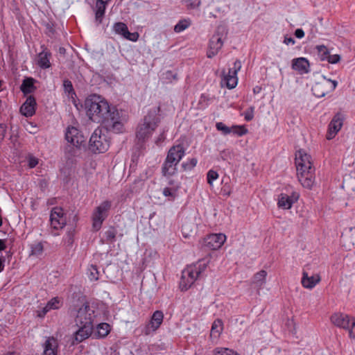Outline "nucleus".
Returning a JSON list of instances; mask_svg holds the SVG:
<instances>
[{"mask_svg": "<svg viewBox=\"0 0 355 355\" xmlns=\"http://www.w3.org/2000/svg\"><path fill=\"white\" fill-rule=\"evenodd\" d=\"M58 351V341L54 337H49L44 344L43 355H57Z\"/></svg>", "mask_w": 355, "mask_h": 355, "instance_id": "bb28decb", "label": "nucleus"}, {"mask_svg": "<svg viewBox=\"0 0 355 355\" xmlns=\"http://www.w3.org/2000/svg\"><path fill=\"white\" fill-rule=\"evenodd\" d=\"M63 305V300L59 297H55L51 299L45 306L36 311V315L38 318H43L47 313L53 310H58Z\"/></svg>", "mask_w": 355, "mask_h": 355, "instance_id": "aec40b11", "label": "nucleus"}, {"mask_svg": "<svg viewBox=\"0 0 355 355\" xmlns=\"http://www.w3.org/2000/svg\"><path fill=\"white\" fill-rule=\"evenodd\" d=\"M36 105L35 98L33 96H28L20 107L21 114L26 117L32 116L35 112Z\"/></svg>", "mask_w": 355, "mask_h": 355, "instance_id": "b1692460", "label": "nucleus"}, {"mask_svg": "<svg viewBox=\"0 0 355 355\" xmlns=\"http://www.w3.org/2000/svg\"><path fill=\"white\" fill-rule=\"evenodd\" d=\"M52 234H53L54 236H56V235H58V234H59L58 232H52Z\"/></svg>", "mask_w": 355, "mask_h": 355, "instance_id": "680f3d73", "label": "nucleus"}, {"mask_svg": "<svg viewBox=\"0 0 355 355\" xmlns=\"http://www.w3.org/2000/svg\"><path fill=\"white\" fill-rule=\"evenodd\" d=\"M112 207V202L105 200L94 209L91 217L94 230L98 231L101 230L103 222L110 215Z\"/></svg>", "mask_w": 355, "mask_h": 355, "instance_id": "423d86ee", "label": "nucleus"}, {"mask_svg": "<svg viewBox=\"0 0 355 355\" xmlns=\"http://www.w3.org/2000/svg\"><path fill=\"white\" fill-rule=\"evenodd\" d=\"M169 184H173V181H172V180H171V181L169 182Z\"/></svg>", "mask_w": 355, "mask_h": 355, "instance_id": "e2e57ef3", "label": "nucleus"}, {"mask_svg": "<svg viewBox=\"0 0 355 355\" xmlns=\"http://www.w3.org/2000/svg\"><path fill=\"white\" fill-rule=\"evenodd\" d=\"M40 48L42 51L36 55V64L42 69H49L52 65L51 62L52 53L45 45H42Z\"/></svg>", "mask_w": 355, "mask_h": 355, "instance_id": "dca6fc26", "label": "nucleus"}, {"mask_svg": "<svg viewBox=\"0 0 355 355\" xmlns=\"http://www.w3.org/2000/svg\"><path fill=\"white\" fill-rule=\"evenodd\" d=\"M63 87L64 93L67 94L68 97L71 99L72 102H75L76 94L71 81L68 79L64 80L63 82Z\"/></svg>", "mask_w": 355, "mask_h": 355, "instance_id": "7c9ffc66", "label": "nucleus"}, {"mask_svg": "<svg viewBox=\"0 0 355 355\" xmlns=\"http://www.w3.org/2000/svg\"><path fill=\"white\" fill-rule=\"evenodd\" d=\"M295 35L297 38H302L304 36V32L301 28H297L295 31Z\"/></svg>", "mask_w": 355, "mask_h": 355, "instance_id": "5fc2aeb1", "label": "nucleus"}, {"mask_svg": "<svg viewBox=\"0 0 355 355\" xmlns=\"http://www.w3.org/2000/svg\"><path fill=\"white\" fill-rule=\"evenodd\" d=\"M6 355H16V354H15V353H14V352H10V353H8V354H6Z\"/></svg>", "mask_w": 355, "mask_h": 355, "instance_id": "052dcab7", "label": "nucleus"}, {"mask_svg": "<svg viewBox=\"0 0 355 355\" xmlns=\"http://www.w3.org/2000/svg\"><path fill=\"white\" fill-rule=\"evenodd\" d=\"M248 132V129L245 125H234L231 127V133L236 135L239 137L246 135Z\"/></svg>", "mask_w": 355, "mask_h": 355, "instance_id": "e433bc0d", "label": "nucleus"}, {"mask_svg": "<svg viewBox=\"0 0 355 355\" xmlns=\"http://www.w3.org/2000/svg\"><path fill=\"white\" fill-rule=\"evenodd\" d=\"M116 233L117 232L116 229L114 227H110L105 232V239L106 243H112L115 240Z\"/></svg>", "mask_w": 355, "mask_h": 355, "instance_id": "ea45409f", "label": "nucleus"}, {"mask_svg": "<svg viewBox=\"0 0 355 355\" xmlns=\"http://www.w3.org/2000/svg\"><path fill=\"white\" fill-rule=\"evenodd\" d=\"M196 163H197L196 159H192L191 160V165H192L193 166H196Z\"/></svg>", "mask_w": 355, "mask_h": 355, "instance_id": "bf43d9fd", "label": "nucleus"}, {"mask_svg": "<svg viewBox=\"0 0 355 355\" xmlns=\"http://www.w3.org/2000/svg\"><path fill=\"white\" fill-rule=\"evenodd\" d=\"M221 194L223 196L229 197L232 193V189L229 184H225L221 189Z\"/></svg>", "mask_w": 355, "mask_h": 355, "instance_id": "de8ad7c7", "label": "nucleus"}, {"mask_svg": "<svg viewBox=\"0 0 355 355\" xmlns=\"http://www.w3.org/2000/svg\"><path fill=\"white\" fill-rule=\"evenodd\" d=\"M110 141L101 128H96L89 139V149L95 153H103L110 147Z\"/></svg>", "mask_w": 355, "mask_h": 355, "instance_id": "0eeeda50", "label": "nucleus"}, {"mask_svg": "<svg viewBox=\"0 0 355 355\" xmlns=\"http://www.w3.org/2000/svg\"><path fill=\"white\" fill-rule=\"evenodd\" d=\"M213 355H239L232 349L225 347H216L213 351Z\"/></svg>", "mask_w": 355, "mask_h": 355, "instance_id": "58836bf2", "label": "nucleus"}, {"mask_svg": "<svg viewBox=\"0 0 355 355\" xmlns=\"http://www.w3.org/2000/svg\"><path fill=\"white\" fill-rule=\"evenodd\" d=\"M21 90L27 95L34 92L35 87L34 86V79L32 78H27L24 79L21 85Z\"/></svg>", "mask_w": 355, "mask_h": 355, "instance_id": "c756f323", "label": "nucleus"}, {"mask_svg": "<svg viewBox=\"0 0 355 355\" xmlns=\"http://www.w3.org/2000/svg\"><path fill=\"white\" fill-rule=\"evenodd\" d=\"M208 262L200 260L198 262L187 266L182 272L179 287L182 291L189 289L195 282L202 277L207 268Z\"/></svg>", "mask_w": 355, "mask_h": 355, "instance_id": "20e7f679", "label": "nucleus"}, {"mask_svg": "<svg viewBox=\"0 0 355 355\" xmlns=\"http://www.w3.org/2000/svg\"><path fill=\"white\" fill-rule=\"evenodd\" d=\"M85 105L89 119L93 122L101 123L106 131L121 133L124 131L123 119L114 106L101 96L93 94L89 96Z\"/></svg>", "mask_w": 355, "mask_h": 355, "instance_id": "f257e3e1", "label": "nucleus"}, {"mask_svg": "<svg viewBox=\"0 0 355 355\" xmlns=\"http://www.w3.org/2000/svg\"><path fill=\"white\" fill-rule=\"evenodd\" d=\"M111 0H107L106 1H101V0L96 1L95 19L98 24L102 23L105 12L106 5Z\"/></svg>", "mask_w": 355, "mask_h": 355, "instance_id": "cd10ccee", "label": "nucleus"}, {"mask_svg": "<svg viewBox=\"0 0 355 355\" xmlns=\"http://www.w3.org/2000/svg\"><path fill=\"white\" fill-rule=\"evenodd\" d=\"M162 79H164V82L166 83H173V81L178 80V73L171 70L166 71L163 73Z\"/></svg>", "mask_w": 355, "mask_h": 355, "instance_id": "4c0bfd02", "label": "nucleus"}, {"mask_svg": "<svg viewBox=\"0 0 355 355\" xmlns=\"http://www.w3.org/2000/svg\"><path fill=\"white\" fill-rule=\"evenodd\" d=\"M241 68V62L236 60L234 62L233 67L229 69L227 73H224L222 78L221 85H225L228 89H234L238 83L237 73Z\"/></svg>", "mask_w": 355, "mask_h": 355, "instance_id": "ddd939ff", "label": "nucleus"}, {"mask_svg": "<svg viewBox=\"0 0 355 355\" xmlns=\"http://www.w3.org/2000/svg\"><path fill=\"white\" fill-rule=\"evenodd\" d=\"M285 192L278 195L277 207L282 209H290L300 198V193L293 187L288 186Z\"/></svg>", "mask_w": 355, "mask_h": 355, "instance_id": "9d476101", "label": "nucleus"}, {"mask_svg": "<svg viewBox=\"0 0 355 355\" xmlns=\"http://www.w3.org/2000/svg\"><path fill=\"white\" fill-rule=\"evenodd\" d=\"M166 130H163L155 139V142L157 146H159L166 139Z\"/></svg>", "mask_w": 355, "mask_h": 355, "instance_id": "3c124183", "label": "nucleus"}, {"mask_svg": "<svg viewBox=\"0 0 355 355\" xmlns=\"http://www.w3.org/2000/svg\"><path fill=\"white\" fill-rule=\"evenodd\" d=\"M111 328L109 324L105 322L100 323L97 325L96 334L100 338L107 336L110 332Z\"/></svg>", "mask_w": 355, "mask_h": 355, "instance_id": "2f4dec72", "label": "nucleus"}, {"mask_svg": "<svg viewBox=\"0 0 355 355\" xmlns=\"http://www.w3.org/2000/svg\"><path fill=\"white\" fill-rule=\"evenodd\" d=\"M51 227L54 230H62L66 225L64 210L60 207L52 209L50 215Z\"/></svg>", "mask_w": 355, "mask_h": 355, "instance_id": "4468645a", "label": "nucleus"}, {"mask_svg": "<svg viewBox=\"0 0 355 355\" xmlns=\"http://www.w3.org/2000/svg\"><path fill=\"white\" fill-rule=\"evenodd\" d=\"M243 116L245 120L247 121H250L254 118V107H250L248 110L244 112Z\"/></svg>", "mask_w": 355, "mask_h": 355, "instance_id": "09e8293b", "label": "nucleus"}, {"mask_svg": "<svg viewBox=\"0 0 355 355\" xmlns=\"http://www.w3.org/2000/svg\"><path fill=\"white\" fill-rule=\"evenodd\" d=\"M227 35V31L223 26L217 28L215 33L211 36L209 42V47L207 51V56L211 58L218 54L223 46L224 40Z\"/></svg>", "mask_w": 355, "mask_h": 355, "instance_id": "6e6552de", "label": "nucleus"}, {"mask_svg": "<svg viewBox=\"0 0 355 355\" xmlns=\"http://www.w3.org/2000/svg\"><path fill=\"white\" fill-rule=\"evenodd\" d=\"M226 239L224 234H210L204 239L203 245L208 250H216L221 248Z\"/></svg>", "mask_w": 355, "mask_h": 355, "instance_id": "2eb2a0df", "label": "nucleus"}, {"mask_svg": "<svg viewBox=\"0 0 355 355\" xmlns=\"http://www.w3.org/2000/svg\"><path fill=\"white\" fill-rule=\"evenodd\" d=\"M213 99V97H210L206 94H202L198 101L200 108L205 109L208 107Z\"/></svg>", "mask_w": 355, "mask_h": 355, "instance_id": "c9c22d12", "label": "nucleus"}, {"mask_svg": "<svg viewBox=\"0 0 355 355\" xmlns=\"http://www.w3.org/2000/svg\"><path fill=\"white\" fill-rule=\"evenodd\" d=\"M79 327L78 329L74 333L72 340L73 345H76L82 343L88 338L92 334L94 330V325L76 324Z\"/></svg>", "mask_w": 355, "mask_h": 355, "instance_id": "a211bd4d", "label": "nucleus"}, {"mask_svg": "<svg viewBox=\"0 0 355 355\" xmlns=\"http://www.w3.org/2000/svg\"><path fill=\"white\" fill-rule=\"evenodd\" d=\"M315 50L320 60L322 61H326L330 54L328 48L324 45H317Z\"/></svg>", "mask_w": 355, "mask_h": 355, "instance_id": "473e14b6", "label": "nucleus"}, {"mask_svg": "<svg viewBox=\"0 0 355 355\" xmlns=\"http://www.w3.org/2000/svg\"><path fill=\"white\" fill-rule=\"evenodd\" d=\"M352 316L346 313L336 312L333 313L330 317V320L337 327L344 329L349 327V322Z\"/></svg>", "mask_w": 355, "mask_h": 355, "instance_id": "5701e85b", "label": "nucleus"}, {"mask_svg": "<svg viewBox=\"0 0 355 355\" xmlns=\"http://www.w3.org/2000/svg\"><path fill=\"white\" fill-rule=\"evenodd\" d=\"M256 92H258V89H254V92L255 93Z\"/></svg>", "mask_w": 355, "mask_h": 355, "instance_id": "0e129e2a", "label": "nucleus"}, {"mask_svg": "<svg viewBox=\"0 0 355 355\" xmlns=\"http://www.w3.org/2000/svg\"><path fill=\"white\" fill-rule=\"evenodd\" d=\"M321 282L320 272H315L314 266L307 264L302 270L301 284L304 288L313 289Z\"/></svg>", "mask_w": 355, "mask_h": 355, "instance_id": "1a4fd4ad", "label": "nucleus"}, {"mask_svg": "<svg viewBox=\"0 0 355 355\" xmlns=\"http://www.w3.org/2000/svg\"><path fill=\"white\" fill-rule=\"evenodd\" d=\"M349 327L344 328L348 331L349 337L352 339H355V318L352 317L349 322Z\"/></svg>", "mask_w": 355, "mask_h": 355, "instance_id": "37998d69", "label": "nucleus"}, {"mask_svg": "<svg viewBox=\"0 0 355 355\" xmlns=\"http://www.w3.org/2000/svg\"><path fill=\"white\" fill-rule=\"evenodd\" d=\"M31 254L38 256L42 254L44 246L42 242H37L31 245Z\"/></svg>", "mask_w": 355, "mask_h": 355, "instance_id": "a19ab883", "label": "nucleus"}, {"mask_svg": "<svg viewBox=\"0 0 355 355\" xmlns=\"http://www.w3.org/2000/svg\"><path fill=\"white\" fill-rule=\"evenodd\" d=\"M178 189L179 186H175L173 187H166L163 190V195L165 197L169 198L170 200H173L177 196Z\"/></svg>", "mask_w": 355, "mask_h": 355, "instance_id": "f704fd0d", "label": "nucleus"}, {"mask_svg": "<svg viewBox=\"0 0 355 355\" xmlns=\"http://www.w3.org/2000/svg\"><path fill=\"white\" fill-rule=\"evenodd\" d=\"M216 128L218 131H220L224 135H227L231 133V127L227 126L223 122L216 123Z\"/></svg>", "mask_w": 355, "mask_h": 355, "instance_id": "c03bdc74", "label": "nucleus"}, {"mask_svg": "<svg viewBox=\"0 0 355 355\" xmlns=\"http://www.w3.org/2000/svg\"><path fill=\"white\" fill-rule=\"evenodd\" d=\"M223 330V322L220 319H216L214 321L210 332V337L218 339Z\"/></svg>", "mask_w": 355, "mask_h": 355, "instance_id": "c85d7f7f", "label": "nucleus"}, {"mask_svg": "<svg viewBox=\"0 0 355 355\" xmlns=\"http://www.w3.org/2000/svg\"><path fill=\"white\" fill-rule=\"evenodd\" d=\"M191 24L190 19H183L178 21V23L174 26V31L175 33H181L185 29L188 28Z\"/></svg>", "mask_w": 355, "mask_h": 355, "instance_id": "72a5a7b5", "label": "nucleus"}, {"mask_svg": "<svg viewBox=\"0 0 355 355\" xmlns=\"http://www.w3.org/2000/svg\"><path fill=\"white\" fill-rule=\"evenodd\" d=\"M65 139L76 147L80 146L85 141L84 137L80 130L73 126L67 128L65 132Z\"/></svg>", "mask_w": 355, "mask_h": 355, "instance_id": "4be33fe9", "label": "nucleus"}, {"mask_svg": "<svg viewBox=\"0 0 355 355\" xmlns=\"http://www.w3.org/2000/svg\"><path fill=\"white\" fill-rule=\"evenodd\" d=\"M26 159L30 168H35L39 163V159L33 155H28Z\"/></svg>", "mask_w": 355, "mask_h": 355, "instance_id": "49530a36", "label": "nucleus"}, {"mask_svg": "<svg viewBox=\"0 0 355 355\" xmlns=\"http://www.w3.org/2000/svg\"><path fill=\"white\" fill-rule=\"evenodd\" d=\"M164 319V314L161 311H156L153 313L150 321L144 327L143 333L145 335H150L157 331L162 324Z\"/></svg>", "mask_w": 355, "mask_h": 355, "instance_id": "6ab92c4d", "label": "nucleus"}, {"mask_svg": "<svg viewBox=\"0 0 355 355\" xmlns=\"http://www.w3.org/2000/svg\"><path fill=\"white\" fill-rule=\"evenodd\" d=\"M267 272L265 270H261L256 272L251 280V286L255 288L257 293L263 288L266 282Z\"/></svg>", "mask_w": 355, "mask_h": 355, "instance_id": "393cba45", "label": "nucleus"}, {"mask_svg": "<svg viewBox=\"0 0 355 355\" xmlns=\"http://www.w3.org/2000/svg\"><path fill=\"white\" fill-rule=\"evenodd\" d=\"M185 155V151L182 144L172 146L167 154L166 160L162 167V173L164 176L173 175L177 168L176 166Z\"/></svg>", "mask_w": 355, "mask_h": 355, "instance_id": "39448f33", "label": "nucleus"}, {"mask_svg": "<svg viewBox=\"0 0 355 355\" xmlns=\"http://www.w3.org/2000/svg\"><path fill=\"white\" fill-rule=\"evenodd\" d=\"M340 60V56L338 54L331 55L329 54L328 59L326 60L330 64H336Z\"/></svg>", "mask_w": 355, "mask_h": 355, "instance_id": "8fccbe9b", "label": "nucleus"}, {"mask_svg": "<svg viewBox=\"0 0 355 355\" xmlns=\"http://www.w3.org/2000/svg\"><path fill=\"white\" fill-rule=\"evenodd\" d=\"M292 69L300 74L307 73L309 71V62L304 58H294L292 60Z\"/></svg>", "mask_w": 355, "mask_h": 355, "instance_id": "a878e982", "label": "nucleus"}, {"mask_svg": "<svg viewBox=\"0 0 355 355\" xmlns=\"http://www.w3.org/2000/svg\"><path fill=\"white\" fill-rule=\"evenodd\" d=\"M256 92H258V89H254V92L255 93Z\"/></svg>", "mask_w": 355, "mask_h": 355, "instance_id": "69168bd1", "label": "nucleus"}, {"mask_svg": "<svg viewBox=\"0 0 355 355\" xmlns=\"http://www.w3.org/2000/svg\"><path fill=\"white\" fill-rule=\"evenodd\" d=\"M6 133V127L3 124H0V140L3 139Z\"/></svg>", "mask_w": 355, "mask_h": 355, "instance_id": "6e6d98bb", "label": "nucleus"}, {"mask_svg": "<svg viewBox=\"0 0 355 355\" xmlns=\"http://www.w3.org/2000/svg\"><path fill=\"white\" fill-rule=\"evenodd\" d=\"M160 107L150 109L148 114L144 117L142 121L138 125L136 131V137L138 144L142 145L146 142L155 132L160 123L159 113Z\"/></svg>", "mask_w": 355, "mask_h": 355, "instance_id": "7ed1b4c3", "label": "nucleus"}, {"mask_svg": "<svg viewBox=\"0 0 355 355\" xmlns=\"http://www.w3.org/2000/svg\"><path fill=\"white\" fill-rule=\"evenodd\" d=\"M295 40L291 37H284V43L286 44V45H293L295 44Z\"/></svg>", "mask_w": 355, "mask_h": 355, "instance_id": "864d4df0", "label": "nucleus"}, {"mask_svg": "<svg viewBox=\"0 0 355 355\" xmlns=\"http://www.w3.org/2000/svg\"><path fill=\"white\" fill-rule=\"evenodd\" d=\"M113 30L116 34L121 35L123 38L132 42H137L139 37L137 32L130 33L127 25L123 22H116L113 26Z\"/></svg>", "mask_w": 355, "mask_h": 355, "instance_id": "412c9836", "label": "nucleus"}, {"mask_svg": "<svg viewBox=\"0 0 355 355\" xmlns=\"http://www.w3.org/2000/svg\"><path fill=\"white\" fill-rule=\"evenodd\" d=\"M337 85L336 80L324 78L322 81L315 83L312 86L311 91L314 96L321 98L334 91Z\"/></svg>", "mask_w": 355, "mask_h": 355, "instance_id": "f8f14e48", "label": "nucleus"}, {"mask_svg": "<svg viewBox=\"0 0 355 355\" xmlns=\"http://www.w3.org/2000/svg\"><path fill=\"white\" fill-rule=\"evenodd\" d=\"M219 177V175L217 171L211 169L207 173V181L209 186L213 185V182L217 180Z\"/></svg>", "mask_w": 355, "mask_h": 355, "instance_id": "79ce46f5", "label": "nucleus"}, {"mask_svg": "<svg viewBox=\"0 0 355 355\" xmlns=\"http://www.w3.org/2000/svg\"><path fill=\"white\" fill-rule=\"evenodd\" d=\"M6 248V241L0 239V252L4 250Z\"/></svg>", "mask_w": 355, "mask_h": 355, "instance_id": "13d9d810", "label": "nucleus"}, {"mask_svg": "<svg viewBox=\"0 0 355 355\" xmlns=\"http://www.w3.org/2000/svg\"><path fill=\"white\" fill-rule=\"evenodd\" d=\"M97 313L94 306H90L87 303L84 304L77 311L75 318L76 324H84L94 325Z\"/></svg>", "mask_w": 355, "mask_h": 355, "instance_id": "9b49d317", "label": "nucleus"}, {"mask_svg": "<svg viewBox=\"0 0 355 355\" xmlns=\"http://www.w3.org/2000/svg\"><path fill=\"white\" fill-rule=\"evenodd\" d=\"M295 164L297 178L306 189H312L315 183V167L313 159L305 150L300 149L295 153Z\"/></svg>", "mask_w": 355, "mask_h": 355, "instance_id": "f03ea898", "label": "nucleus"}, {"mask_svg": "<svg viewBox=\"0 0 355 355\" xmlns=\"http://www.w3.org/2000/svg\"><path fill=\"white\" fill-rule=\"evenodd\" d=\"M89 278L91 281H96L98 279V271L96 266H91L89 268Z\"/></svg>", "mask_w": 355, "mask_h": 355, "instance_id": "a18cd8bd", "label": "nucleus"}, {"mask_svg": "<svg viewBox=\"0 0 355 355\" xmlns=\"http://www.w3.org/2000/svg\"><path fill=\"white\" fill-rule=\"evenodd\" d=\"M4 263H5V257H0V272L3 271V270H4V268H5Z\"/></svg>", "mask_w": 355, "mask_h": 355, "instance_id": "4d7b16f0", "label": "nucleus"}, {"mask_svg": "<svg viewBox=\"0 0 355 355\" xmlns=\"http://www.w3.org/2000/svg\"><path fill=\"white\" fill-rule=\"evenodd\" d=\"M343 116L340 113H337L334 115L328 125L326 134L327 139L331 140L336 136L343 125Z\"/></svg>", "mask_w": 355, "mask_h": 355, "instance_id": "f3484780", "label": "nucleus"}, {"mask_svg": "<svg viewBox=\"0 0 355 355\" xmlns=\"http://www.w3.org/2000/svg\"><path fill=\"white\" fill-rule=\"evenodd\" d=\"M200 5V1H195L187 3V7L188 9H194L198 8Z\"/></svg>", "mask_w": 355, "mask_h": 355, "instance_id": "603ef678", "label": "nucleus"}]
</instances>
